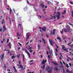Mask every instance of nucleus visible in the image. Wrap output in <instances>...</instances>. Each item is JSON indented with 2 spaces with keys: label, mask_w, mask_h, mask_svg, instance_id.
Here are the masks:
<instances>
[{
  "label": "nucleus",
  "mask_w": 73,
  "mask_h": 73,
  "mask_svg": "<svg viewBox=\"0 0 73 73\" xmlns=\"http://www.w3.org/2000/svg\"><path fill=\"white\" fill-rule=\"evenodd\" d=\"M4 67L5 68V69L7 68V66H6V65L4 64Z\"/></svg>",
  "instance_id": "cd10ccee"
},
{
  "label": "nucleus",
  "mask_w": 73,
  "mask_h": 73,
  "mask_svg": "<svg viewBox=\"0 0 73 73\" xmlns=\"http://www.w3.org/2000/svg\"><path fill=\"white\" fill-rule=\"evenodd\" d=\"M56 30L54 29L53 30V31L51 32L50 33V35H53L55 34V32H56Z\"/></svg>",
  "instance_id": "0eeeda50"
},
{
  "label": "nucleus",
  "mask_w": 73,
  "mask_h": 73,
  "mask_svg": "<svg viewBox=\"0 0 73 73\" xmlns=\"http://www.w3.org/2000/svg\"><path fill=\"white\" fill-rule=\"evenodd\" d=\"M47 49H48V50H49L50 49V48H49V46H47Z\"/></svg>",
  "instance_id": "8fccbe9b"
},
{
  "label": "nucleus",
  "mask_w": 73,
  "mask_h": 73,
  "mask_svg": "<svg viewBox=\"0 0 73 73\" xmlns=\"http://www.w3.org/2000/svg\"><path fill=\"white\" fill-rule=\"evenodd\" d=\"M69 60H71V58H68L67 59V61H69Z\"/></svg>",
  "instance_id": "4be33fe9"
},
{
  "label": "nucleus",
  "mask_w": 73,
  "mask_h": 73,
  "mask_svg": "<svg viewBox=\"0 0 73 73\" xmlns=\"http://www.w3.org/2000/svg\"><path fill=\"white\" fill-rule=\"evenodd\" d=\"M41 7H42V8H44V5L43 3H41L40 4Z\"/></svg>",
  "instance_id": "4468645a"
},
{
  "label": "nucleus",
  "mask_w": 73,
  "mask_h": 73,
  "mask_svg": "<svg viewBox=\"0 0 73 73\" xmlns=\"http://www.w3.org/2000/svg\"><path fill=\"white\" fill-rule=\"evenodd\" d=\"M8 42H9V39H7V41L6 42V43H8Z\"/></svg>",
  "instance_id": "37998d69"
},
{
  "label": "nucleus",
  "mask_w": 73,
  "mask_h": 73,
  "mask_svg": "<svg viewBox=\"0 0 73 73\" xmlns=\"http://www.w3.org/2000/svg\"><path fill=\"white\" fill-rule=\"evenodd\" d=\"M58 69L57 68V67H55V70H56V71H58Z\"/></svg>",
  "instance_id": "a211bd4d"
},
{
  "label": "nucleus",
  "mask_w": 73,
  "mask_h": 73,
  "mask_svg": "<svg viewBox=\"0 0 73 73\" xmlns=\"http://www.w3.org/2000/svg\"><path fill=\"white\" fill-rule=\"evenodd\" d=\"M70 50H72V51H73V49L72 48H70Z\"/></svg>",
  "instance_id": "3c124183"
},
{
  "label": "nucleus",
  "mask_w": 73,
  "mask_h": 73,
  "mask_svg": "<svg viewBox=\"0 0 73 73\" xmlns=\"http://www.w3.org/2000/svg\"><path fill=\"white\" fill-rule=\"evenodd\" d=\"M66 67H67V68H69V66H68V64H67L66 65Z\"/></svg>",
  "instance_id": "f704fd0d"
},
{
  "label": "nucleus",
  "mask_w": 73,
  "mask_h": 73,
  "mask_svg": "<svg viewBox=\"0 0 73 73\" xmlns=\"http://www.w3.org/2000/svg\"><path fill=\"white\" fill-rule=\"evenodd\" d=\"M50 56H51V55H52L53 54H52V51H51L50 52Z\"/></svg>",
  "instance_id": "5701e85b"
},
{
  "label": "nucleus",
  "mask_w": 73,
  "mask_h": 73,
  "mask_svg": "<svg viewBox=\"0 0 73 73\" xmlns=\"http://www.w3.org/2000/svg\"><path fill=\"white\" fill-rule=\"evenodd\" d=\"M40 57L41 58H42L43 57L42 56V55H40Z\"/></svg>",
  "instance_id": "052dcab7"
},
{
  "label": "nucleus",
  "mask_w": 73,
  "mask_h": 73,
  "mask_svg": "<svg viewBox=\"0 0 73 73\" xmlns=\"http://www.w3.org/2000/svg\"><path fill=\"white\" fill-rule=\"evenodd\" d=\"M2 24H3L4 23H5V22L4 21V19H2Z\"/></svg>",
  "instance_id": "6ab92c4d"
},
{
  "label": "nucleus",
  "mask_w": 73,
  "mask_h": 73,
  "mask_svg": "<svg viewBox=\"0 0 73 73\" xmlns=\"http://www.w3.org/2000/svg\"><path fill=\"white\" fill-rule=\"evenodd\" d=\"M60 55H61L60 57H62V54H61V53H60Z\"/></svg>",
  "instance_id": "de8ad7c7"
},
{
  "label": "nucleus",
  "mask_w": 73,
  "mask_h": 73,
  "mask_svg": "<svg viewBox=\"0 0 73 73\" xmlns=\"http://www.w3.org/2000/svg\"><path fill=\"white\" fill-rule=\"evenodd\" d=\"M11 42H9V44H8L7 46H9L10 47V48H11Z\"/></svg>",
  "instance_id": "f8f14e48"
},
{
  "label": "nucleus",
  "mask_w": 73,
  "mask_h": 73,
  "mask_svg": "<svg viewBox=\"0 0 73 73\" xmlns=\"http://www.w3.org/2000/svg\"><path fill=\"white\" fill-rule=\"evenodd\" d=\"M23 50H24L25 51H26V52L27 53V54L29 58H31V54H30V53L25 48H22Z\"/></svg>",
  "instance_id": "f03ea898"
},
{
  "label": "nucleus",
  "mask_w": 73,
  "mask_h": 73,
  "mask_svg": "<svg viewBox=\"0 0 73 73\" xmlns=\"http://www.w3.org/2000/svg\"><path fill=\"white\" fill-rule=\"evenodd\" d=\"M35 73L34 72H28V73Z\"/></svg>",
  "instance_id": "6e6d98bb"
},
{
  "label": "nucleus",
  "mask_w": 73,
  "mask_h": 73,
  "mask_svg": "<svg viewBox=\"0 0 73 73\" xmlns=\"http://www.w3.org/2000/svg\"><path fill=\"white\" fill-rule=\"evenodd\" d=\"M3 28L4 29V30L3 31V32H4L5 31L7 30V29L5 28V26H3Z\"/></svg>",
  "instance_id": "ddd939ff"
},
{
  "label": "nucleus",
  "mask_w": 73,
  "mask_h": 73,
  "mask_svg": "<svg viewBox=\"0 0 73 73\" xmlns=\"http://www.w3.org/2000/svg\"><path fill=\"white\" fill-rule=\"evenodd\" d=\"M49 40L50 45H51L52 46H53V42L52 40H51L50 39H49Z\"/></svg>",
  "instance_id": "6e6552de"
},
{
  "label": "nucleus",
  "mask_w": 73,
  "mask_h": 73,
  "mask_svg": "<svg viewBox=\"0 0 73 73\" xmlns=\"http://www.w3.org/2000/svg\"><path fill=\"white\" fill-rule=\"evenodd\" d=\"M46 37L47 38H48V37H49V36H48V35H46Z\"/></svg>",
  "instance_id": "4d7b16f0"
},
{
  "label": "nucleus",
  "mask_w": 73,
  "mask_h": 73,
  "mask_svg": "<svg viewBox=\"0 0 73 73\" xmlns=\"http://www.w3.org/2000/svg\"><path fill=\"white\" fill-rule=\"evenodd\" d=\"M69 65L70 66H72V64L70 63H69Z\"/></svg>",
  "instance_id": "a18cd8bd"
},
{
  "label": "nucleus",
  "mask_w": 73,
  "mask_h": 73,
  "mask_svg": "<svg viewBox=\"0 0 73 73\" xmlns=\"http://www.w3.org/2000/svg\"><path fill=\"white\" fill-rule=\"evenodd\" d=\"M10 14H11V12H12V10L11 9H10Z\"/></svg>",
  "instance_id": "79ce46f5"
},
{
  "label": "nucleus",
  "mask_w": 73,
  "mask_h": 73,
  "mask_svg": "<svg viewBox=\"0 0 73 73\" xmlns=\"http://www.w3.org/2000/svg\"><path fill=\"white\" fill-rule=\"evenodd\" d=\"M44 61L45 60H43L42 61V65H43V67H41V68H45V62H44Z\"/></svg>",
  "instance_id": "39448f33"
},
{
  "label": "nucleus",
  "mask_w": 73,
  "mask_h": 73,
  "mask_svg": "<svg viewBox=\"0 0 73 73\" xmlns=\"http://www.w3.org/2000/svg\"><path fill=\"white\" fill-rule=\"evenodd\" d=\"M55 55L56 56H57V53H55Z\"/></svg>",
  "instance_id": "69168bd1"
},
{
  "label": "nucleus",
  "mask_w": 73,
  "mask_h": 73,
  "mask_svg": "<svg viewBox=\"0 0 73 73\" xmlns=\"http://www.w3.org/2000/svg\"><path fill=\"white\" fill-rule=\"evenodd\" d=\"M63 67H64V66H63V65L60 66L59 67V68H63Z\"/></svg>",
  "instance_id": "a878e982"
},
{
  "label": "nucleus",
  "mask_w": 73,
  "mask_h": 73,
  "mask_svg": "<svg viewBox=\"0 0 73 73\" xmlns=\"http://www.w3.org/2000/svg\"><path fill=\"white\" fill-rule=\"evenodd\" d=\"M19 26H20L21 29V24H19Z\"/></svg>",
  "instance_id": "e433bc0d"
},
{
  "label": "nucleus",
  "mask_w": 73,
  "mask_h": 73,
  "mask_svg": "<svg viewBox=\"0 0 73 73\" xmlns=\"http://www.w3.org/2000/svg\"><path fill=\"white\" fill-rule=\"evenodd\" d=\"M27 49L28 50H29V49H30V50H32V47H30L29 48H28Z\"/></svg>",
  "instance_id": "473e14b6"
},
{
  "label": "nucleus",
  "mask_w": 73,
  "mask_h": 73,
  "mask_svg": "<svg viewBox=\"0 0 73 73\" xmlns=\"http://www.w3.org/2000/svg\"><path fill=\"white\" fill-rule=\"evenodd\" d=\"M53 67H52L50 69V67H47L46 68V70L48 71V70H50L48 71V73H50L51 72V71L52 69H53Z\"/></svg>",
  "instance_id": "7ed1b4c3"
},
{
  "label": "nucleus",
  "mask_w": 73,
  "mask_h": 73,
  "mask_svg": "<svg viewBox=\"0 0 73 73\" xmlns=\"http://www.w3.org/2000/svg\"><path fill=\"white\" fill-rule=\"evenodd\" d=\"M42 10H43V11H45L46 10H45V9H42Z\"/></svg>",
  "instance_id": "e2e57ef3"
},
{
  "label": "nucleus",
  "mask_w": 73,
  "mask_h": 73,
  "mask_svg": "<svg viewBox=\"0 0 73 73\" xmlns=\"http://www.w3.org/2000/svg\"><path fill=\"white\" fill-rule=\"evenodd\" d=\"M24 60H25V56H24V55H23V62H24Z\"/></svg>",
  "instance_id": "dca6fc26"
},
{
  "label": "nucleus",
  "mask_w": 73,
  "mask_h": 73,
  "mask_svg": "<svg viewBox=\"0 0 73 73\" xmlns=\"http://www.w3.org/2000/svg\"><path fill=\"white\" fill-rule=\"evenodd\" d=\"M66 72L68 73L69 72V70L67 69L66 70Z\"/></svg>",
  "instance_id": "49530a36"
},
{
  "label": "nucleus",
  "mask_w": 73,
  "mask_h": 73,
  "mask_svg": "<svg viewBox=\"0 0 73 73\" xmlns=\"http://www.w3.org/2000/svg\"><path fill=\"white\" fill-rule=\"evenodd\" d=\"M71 43H72V42H70V43H68V45H70V44H71Z\"/></svg>",
  "instance_id": "09e8293b"
},
{
  "label": "nucleus",
  "mask_w": 73,
  "mask_h": 73,
  "mask_svg": "<svg viewBox=\"0 0 73 73\" xmlns=\"http://www.w3.org/2000/svg\"><path fill=\"white\" fill-rule=\"evenodd\" d=\"M0 17H1L0 19H2V18H3V16H1Z\"/></svg>",
  "instance_id": "680f3d73"
},
{
  "label": "nucleus",
  "mask_w": 73,
  "mask_h": 73,
  "mask_svg": "<svg viewBox=\"0 0 73 73\" xmlns=\"http://www.w3.org/2000/svg\"><path fill=\"white\" fill-rule=\"evenodd\" d=\"M19 66H20L18 67V68H21L22 67L21 65H20Z\"/></svg>",
  "instance_id": "bb28decb"
},
{
  "label": "nucleus",
  "mask_w": 73,
  "mask_h": 73,
  "mask_svg": "<svg viewBox=\"0 0 73 73\" xmlns=\"http://www.w3.org/2000/svg\"><path fill=\"white\" fill-rule=\"evenodd\" d=\"M17 35L18 36H21V34H19V32H17Z\"/></svg>",
  "instance_id": "aec40b11"
},
{
  "label": "nucleus",
  "mask_w": 73,
  "mask_h": 73,
  "mask_svg": "<svg viewBox=\"0 0 73 73\" xmlns=\"http://www.w3.org/2000/svg\"><path fill=\"white\" fill-rule=\"evenodd\" d=\"M62 38H63V40H64L65 39V38H66V37H64V36H62Z\"/></svg>",
  "instance_id": "c85d7f7f"
},
{
  "label": "nucleus",
  "mask_w": 73,
  "mask_h": 73,
  "mask_svg": "<svg viewBox=\"0 0 73 73\" xmlns=\"http://www.w3.org/2000/svg\"><path fill=\"white\" fill-rule=\"evenodd\" d=\"M22 69H24H24H25V68H24V67H23V66H22V67L21 68Z\"/></svg>",
  "instance_id": "2f4dec72"
},
{
  "label": "nucleus",
  "mask_w": 73,
  "mask_h": 73,
  "mask_svg": "<svg viewBox=\"0 0 73 73\" xmlns=\"http://www.w3.org/2000/svg\"><path fill=\"white\" fill-rule=\"evenodd\" d=\"M41 29H42L43 31H44V32H45V31H46V28L45 27H44V28L42 27Z\"/></svg>",
  "instance_id": "1a4fd4ad"
},
{
  "label": "nucleus",
  "mask_w": 73,
  "mask_h": 73,
  "mask_svg": "<svg viewBox=\"0 0 73 73\" xmlns=\"http://www.w3.org/2000/svg\"><path fill=\"white\" fill-rule=\"evenodd\" d=\"M14 58H15V56H12V57H11L12 59H13Z\"/></svg>",
  "instance_id": "c9c22d12"
},
{
  "label": "nucleus",
  "mask_w": 73,
  "mask_h": 73,
  "mask_svg": "<svg viewBox=\"0 0 73 73\" xmlns=\"http://www.w3.org/2000/svg\"><path fill=\"white\" fill-rule=\"evenodd\" d=\"M69 24L70 25H71V26L73 25H72V23H69Z\"/></svg>",
  "instance_id": "5fc2aeb1"
},
{
  "label": "nucleus",
  "mask_w": 73,
  "mask_h": 73,
  "mask_svg": "<svg viewBox=\"0 0 73 73\" xmlns=\"http://www.w3.org/2000/svg\"><path fill=\"white\" fill-rule=\"evenodd\" d=\"M60 13L59 12H58L57 13V15H56L55 16H54V14L53 15H52V16L51 17L52 19V18H54V19H56V17H57V19H60Z\"/></svg>",
  "instance_id": "f257e3e1"
},
{
  "label": "nucleus",
  "mask_w": 73,
  "mask_h": 73,
  "mask_svg": "<svg viewBox=\"0 0 73 73\" xmlns=\"http://www.w3.org/2000/svg\"><path fill=\"white\" fill-rule=\"evenodd\" d=\"M68 73H72V72L70 71H68Z\"/></svg>",
  "instance_id": "338daca9"
},
{
  "label": "nucleus",
  "mask_w": 73,
  "mask_h": 73,
  "mask_svg": "<svg viewBox=\"0 0 73 73\" xmlns=\"http://www.w3.org/2000/svg\"><path fill=\"white\" fill-rule=\"evenodd\" d=\"M27 10V8L25 7L24 8V11H26Z\"/></svg>",
  "instance_id": "b1692460"
},
{
  "label": "nucleus",
  "mask_w": 73,
  "mask_h": 73,
  "mask_svg": "<svg viewBox=\"0 0 73 73\" xmlns=\"http://www.w3.org/2000/svg\"><path fill=\"white\" fill-rule=\"evenodd\" d=\"M57 39L58 40H60V42H62V41L61 40V38H60V37H57Z\"/></svg>",
  "instance_id": "2eb2a0df"
},
{
  "label": "nucleus",
  "mask_w": 73,
  "mask_h": 73,
  "mask_svg": "<svg viewBox=\"0 0 73 73\" xmlns=\"http://www.w3.org/2000/svg\"><path fill=\"white\" fill-rule=\"evenodd\" d=\"M29 51L30 52V53H32V50H31Z\"/></svg>",
  "instance_id": "603ef678"
},
{
  "label": "nucleus",
  "mask_w": 73,
  "mask_h": 73,
  "mask_svg": "<svg viewBox=\"0 0 73 73\" xmlns=\"http://www.w3.org/2000/svg\"><path fill=\"white\" fill-rule=\"evenodd\" d=\"M38 49H40V48H41V47H40V45L38 44Z\"/></svg>",
  "instance_id": "393cba45"
},
{
  "label": "nucleus",
  "mask_w": 73,
  "mask_h": 73,
  "mask_svg": "<svg viewBox=\"0 0 73 73\" xmlns=\"http://www.w3.org/2000/svg\"><path fill=\"white\" fill-rule=\"evenodd\" d=\"M63 31H64V32H66H66H68V29H63Z\"/></svg>",
  "instance_id": "9b49d317"
},
{
  "label": "nucleus",
  "mask_w": 73,
  "mask_h": 73,
  "mask_svg": "<svg viewBox=\"0 0 73 73\" xmlns=\"http://www.w3.org/2000/svg\"><path fill=\"white\" fill-rule=\"evenodd\" d=\"M62 49H64V48H65V46L64 45H62Z\"/></svg>",
  "instance_id": "412c9836"
},
{
  "label": "nucleus",
  "mask_w": 73,
  "mask_h": 73,
  "mask_svg": "<svg viewBox=\"0 0 73 73\" xmlns=\"http://www.w3.org/2000/svg\"><path fill=\"white\" fill-rule=\"evenodd\" d=\"M54 65H58V64L56 63V62H55L54 63Z\"/></svg>",
  "instance_id": "c756f323"
},
{
  "label": "nucleus",
  "mask_w": 73,
  "mask_h": 73,
  "mask_svg": "<svg viewBox=\"0 0 73 73\" xmlns=\"http://www.w3.org/2000/svg\"><path fill=\"white\" fill-rule=\"evenodd\" d=\"M67 30H68V31H69V33H70V34H72V29H70V27H69V25H68L67 27Z\"/></svg>",
  "instance_id": "20e7f679"
},
{
  "label": "nucleus",
  "mask_w": 73,
  "mask_h": 73,
  "mask_svg": "<svg viewBox=\"0 0 73 73\" xmlns=\"http://www.w3.org/2000/svg\"><path fill=\"white\" fill-rule=\"evenodd\" d=\"M4 54L3 53V54L1 55V56H0V59L1 60V61L3 62V58L4 57Z\"/></svg>",
  "instance_id": "423d86ee"
},
{
  "label": "nucleus",
  "mask_w": 73,
  "mask_h": 73,
  "mask_svg": "<svg viewBox=\"0 0 73 73\" xmlns=\"http://www.w3.org/2000/svg\"><path fill=\"white\" fill-rule=\"evenodd\" d=\"M63 30H62V31H60V33H62V34L63 33Z\"/></svg>",
  "instance_id": "4c0bfd02"
},
{
  "label": "nucleus",
  "mask_w": 73,
  "mask_h": 73,
  "mask_svg": "<svg viewBox=\"0 0 73 73\" xmlns=\"http://www.w3.org/2000/svg\"><path fill=\"white\" fill-rule=\"evenodd\" d=\"M64 12L62 13V15H64V14H65V13H66V11L65 10H64Z\"/></svg>",
  "instance_id": "f3484780"
},
{
  "label": "nucleus",
  "mask_w": 73,
  "mask_h": 73,
  "mask_svg": "<svg viewBox=\"0 0 73 73\" xmlns=\"http://www.w3.org/2000/svg\"><path fill=\"white\" fill-rule=\"evenodd\" d=\"M55 50H56V52H58V50H57V48H56Z\"/></svg>",
  "instance_id": "c03bdc74"
},
{
  "label": "nucleus",
  "mask_w": 73,
  "mask_h": 73,
  "mask_svg": "<svg viewBox=\"0 0 73 73\" xmlns=\"http://www.w3.org/2000/svg\"><path fill=\"white\" fill-rule=\"evenodd\" d=\"M30 35L29 34L27 35V38H29V36Z\"/></svg>",
  "instance_id": "72a5a7b5"
},
{
  "label": "nucleus",
  "mask_w": 73,
  "mask_h": 73,
  "mask_svg": "<svg viewBox=\"0 0 73 73\" xmlns=\"http://www.w3.org/2000/svg\"><path fill=\"white\" fill-rule=\"evenodd\" d=\"M70 4H73V3H72V1L70 2Z\"/></svg>",
  "instance_id": "864d4df0"
},
{
  "label": "nucleus",
  "mask_w": 73,
  "mask_h": 73,
  "mask_svg": "<svg viewBox=\"0 0 73 73\" xmlns=\"http://www.w3.org/2000/svg\"><path fill=\"white\" fill-rule=\"evenodd\" d=\"M18 44H19L20 46H22V44H21L20 42H19Z\"/></svg>",
  "instance_id": "ea45409f"
},
{
  "label": "nucleus",
  "mask_w": 73,
  "mask_h": 73,
  "mask_svg": "<svg viewBox=\"0 0 73 73\" xmlns=\"http://www.w3.org/2000/svg\"><path fill=\"white\" fill-rule=\"evenodd\" d=\"M70 60L71 61L73 60V58H72V59H71Z\"/></svg>",
  "instance_id": "774afa93"
},
{
  "label": "nucleus",
  "mask_w": 73,
  "mask_h": 73,
  "mask_svg": "<svg viewBox=\"0 0 73 73\" xmlns=\"http://www.w3.org/2000/svg\"><path fill=\"white\" fill-rule=\"evenodd\" d=\"M63 73H65V70H64V69H63Z\"/></svg>",
  "instance_id": "0e129e2a"
},
{
  "label": "nucleus",
  "mask_w": 73,
  "mask_h": 73,
  "mask_svg": "<svg viewBox=\"0 0 73 73\" xmlns=\"http://www.w3.org/2000/svg\"><path fill=\"white\" fill-rule=\"evenodd\" d=\"M8 53L9 54V53H11L12 52H10V51H9H9H8Z\"/></svg>",
  "instance_id": "a19ab883"
},
{
  "label": "nucleus",
  "mask_w": 73,
  "mask_h": 73,
  "mask_svg": "<svg viewBox=\"0 0 73 73\" xmlns=\"http://www.w3.org/2000/svg\"><path fill=\"white\" fill-rule=\"evenodd\" d=\"M21 63V61H19V64L20 65Z\"/></svg>",
  "instance_id": "13d9d810"
},
{
  "label": "nucleus",
  "mask_w": 73,
  "mask_h": 73,
  "mask_svg": "<svg viewBox=\"0 0 73 73\" xmlns=\"http://www.w3.org/2000/svg\"><path fill=\"white\" fill-rule=\"evenodd\" d=\"M13 68L14 69L15 72H16V68H15V67H13Z\"/></svg>",
  "instance_id": "7c9ffc66"
},
{
  "label": "nucleus",
  "mask_w": 73,
  "mask_h": 73,
  "mask_svg": "<svg viewBox=\"0 0 73 73\" xmlns=\"http://www.w3.org/2000/svg\"><path fill=\"white\" fill-rule=\"evenodd\" d=\"M55 45H56L57 48H58V46L57 45V44H55Z\"/></svg>",
  "instance_id": "bf43d9fd"
},
{
  "label": "nucleus",
  "mask_w": 73,
  "mask_h": 73,
  "mask_svg": "<svg viewBox=\"0 0 73 73\" xmlns=\"http://www.w3.org/2000/svg\"><path fill=\"white\" fill-rule=\"evenodd\" d=\"M42 41L44 43V44H46V41H45V40L43 38H42Z\"/></svg>",
  "instance_id": "9d476101"
},
{
  "label": "nucleus",
  "mask_w": 73,
  "mask_h": 73,
  "mask_svg": "<svg viewBox=\"0 0 73 73\" xmlns=\"http://www.w3.org/2000/svg\"><path fill=\"white\" fill-rule=\"evenodd\" d=\"M71 13H72V17L73 18V11H72Z\"/></svg>",
  "instance_id": "58836bf2"
}]
</instances>
